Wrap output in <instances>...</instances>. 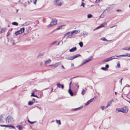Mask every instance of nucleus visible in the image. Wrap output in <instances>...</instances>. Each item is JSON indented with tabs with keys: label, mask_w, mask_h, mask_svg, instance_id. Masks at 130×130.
Segmentation results:
<instances>
[{
	"label": "nucleus",
	"mask_w": 130,
	"mask_h": 130,
	"mask_svg": "<svg viewBox=\"0 0 130 130\" xmlns=\"http://www.w3.org/2000/svg\"><path fill=\"white\" fill-rule=\"evenodd\" d=\"M117 110H118V112H122L124 113H127L128 111V107L126 106H125L122 108H117Z\"/></svg>",
	"instance_id": "obj_1"
},
{
	"label": "nucleus",
	"mask_w": 130,
	"mask_h": 130,
	"mask_svg": "<svg viewBox=\"0 0 130 130\" xmlns=\"http://www.w3.org/2000/svg\"><path fill=\"white\" fill-rule=\"evenodd\" d=\"M57 19H53L50 24L47 27H51L56 25L57 24Z\"/></svg>",
	"instance_id": "obj_2"
},
{
	"label": "nucleus",
	"mask_w": 130,
	"mask_h": 130,
	"mask_svg": "<svg viewBox=\"0 0 130 130\" xmlns=\"http://www.w3.org/2000/svg\"><path fill=\"white\" fill-rule=\"evenodd\" d=\"M80 56H81V55L80 54H78L75 55L71 56L66 58V59L68 60H72L74 59L75 58L78 57Z\"/></svg>",
	"instance_id": "obj_3"
},
{
	"label": "nucleus",
	"mask_w": 130,
	"mask_h": 130,
	"mask_svg": "<svg viewBox=\"0 0 130 130\" xmlns=\"http://www.w3.org/2000/svg\"><path fill=\"white\" fill-rule=\"evenodd\" d=\"M5 119L6 123H8L13 122L14 121L13 118L9 115L6 117Z\"/></svg>",
	"instance_id": "obj_4"
},
{
	"label": "nucleus",
	"mask_w": 130,
	"mask_h": 130,
	"mask_svg": "<svg viewBox=\"0 0 130 130\" xmlns=\"http://www.w3.org/2000/svg\"><path fill=\"white\" fill-rule=\"evenodd\" d=\"M54 4L56 6H60L62 4L61 0H55L54 2Z\"/></svg>",
	"instance_id": "obj_5"
},
{
	"label": "nucleus",
	"mask_w": 130,
	"mask_h": 130,
	"mask_svg": "<svg viewBox=\"0 0 130 130\" xmlns=\"http://www.w3.org/2000/svg\"><path fill=\"white\" fill-rule=\"evenodd\" d=\"M112 9V8L111 7H108L105 10L103 13L100 16V17L101 18H103L104 16V14H103V13L105 12V11L106 10H108V11H109V10L110 9Z\"/></svg>",
	"instance_id": "obj_6"
},
{
	"label": "nucleus",
	"mask_w": 130,
	"mask_h": 130,
	"mask_svg": "<svg viewBox=\"0 0 130 130\" xmlns=\"http://www.w3.org/2000/svg\"><path fill=\"white\" fill-rule=\"evenodd\" d=\"M73 35L72 31H69L65 34L63 37V38L65 37L66 36H68L70 38H71V37H69V36H71Z\"/></svg>",
	"instance_id": "obj_7"
},
{
	"label": "nucleus",
	"mask_w": 130,
	"mask_h": 130,
	"mask_svg": "<svg viewBox=\"0 0 130 130\" xmlns=\"http://www.w3.org/2000/svg\"><path fill=\"white\" fill-rule=\"evenodd\" d=\"M60 64V63L59 62L57 63H55L53 64H51L49 66H51L52 67H54L55 68V67H58Z\"/></svg>",
	"instance_id": "obj_8"
},
{
	"label": "nucleus",
	"mask_w": 130,
	"mask_h": 130,
	"mask_svg": "<svg viewBox=\"0 0 130 130\" xmlns=\"http://www.w3.org/2000/svg\"><path fill=\"white\" fill-rule=\"evenodd\" d=\"M57 86L59 88H61L63 89L64 88V86L63 84L61 85L59 83H57L56 84Z\"/></svg>",
	"instance_id": "obj_9"
},
{
	"label": "nucleus",
	"mask_w": 130,
	"mask_h": 130,
	"mask_svg": "<svg viewBox=\"0 0 130 130\" xmlns=\"http://www.w3.org/2000/svg\"><path fill=\"white\" fill-rule=\"evenodd\" d=\"M113 101V99H112L110 101L108 102L107 104V106L105 107V108H106L109 106H110L111 104L112 103Z\"/></svg>",
	"instance_id": "obj_10"
},
{
	"label": "nucleus",
	"mask_w": 130,
	"mask_h": 130,
	"mask_svg": "<svg viewBox=\"0 0 130 130\" xmlns=\"http://www.w3.org/2000/svg\"><path fill=\"white\" fill-rule=\"evenodd\" d=\"M94 100V98L88 101L85 104V106H87L90 103L92 102L93 100Z\"/></svg>",
	"instance_id": "obj_11"
},
{
	"label": "nucleus",
	"mask_w": 130,
	"mask_h": 130,
	"mask_svg": "<svg viewBox=\"0 0 130 130\" xmlns=\"http://www.w3.org/2000/svg\"><path fill=\"white\" fill-rule=\"evenodd\" d=\"M77 49V47H73L69 50L70 52H73L76 51Z\"/></svg>",
	"instance_id": "obj_12"
},
{
	"label": "nucleus",
	"mask_w": 130,
	"mask_h": 130,
	"mask_svg": "<svg viewBox=\"0 0 130 130\" xmlns=\"http://www.w3.org/2000/svg\"><path fill=\"white\" fill-rule=\"evenodd\" d=\"M68 92L71 96H73V92L71 90L70 88H69L68 91Z\"/></svg>",
	"instance_id": "obj_13"
},
{
	"label": "nucleus",
	"mask_w": 130,
	"mask_h": 130,
	"mask_svg": "<svg viewBox=\"0 0 130 130\" xmlns=\"http://www.w3.org/2000/svg\"><path fill=\"white\" fill-rule=\"evenodd\" d=\"M25 28L24 27H23L22 28H21L20 30H19L20 31V33L21 34L23 32H24Z\"/></svg>",
	"instance_id": "obj_14"
},
{
	"label": "nucleus",
	"mask_w": 130,
	"mask_h": 130,
	"mask_svg": "<svg viewBox=\"0 0 130 130\" xmlns=\"http://www.w3.org/2000/svg\"><path fill=\"white\" fill-rule=\"evenodd\" d=\"M83 106L80 107H79L77 108H75V109H72V110L73 111H76V110H79L80 109H81L82 108H83Z\"/></svg>",
	"instance_id": "obj_15"
},
{
	"label": "nucleus",
	"mask_w": 130,
	"mask_h": 130,
	"mask_svg": "<svg viewBox=\"0 0 130 130\" xmlns=\"http://www.w3.org/2000/svg\"><path fill=\"white\" fill-rule=\"evenodd\" d=\"M16 127L18 128L19 130H22L23 129L22 126L20 125H18L16 126Z\"/></svg>",
	"instance_id": "obj_16"
},
{
	"label": "nucleus",
	"mask_w": 130,
	"mask_h": 130,
	"mask_svg": "<svg viewBox=\"0 0 130 130\" xmlns=\"http://www.w3.org/2000/svg\"><path fill=\"white\" fill-rule=\"evenodd\" d=\"M34 102L33 101H29L28 103V105H29L31 106L33 104Z\"/></svg>",
	"instance_id": "obj_17"
},
{
	"label": "nucleus",
	"mask_w": 130,
	"mask_h": 130,
	"mask_svg": "<svg viewBox=\"0 0 130 130\" xmlns=\"http://www.w3.org/2000/svg\"><path fill=\"white\" fill-rule=\"evenodd\" d=\"M72 34H73V33H75L76 34L79 33V31L77 30L76 31V30H74L72 31Z\"/></svg>",
	"instance_id": "obj_18"
},
{
	"label": "nucleus",
	"mask_w": 130,
	"mask_h": 130,
	"mask_svg": "<svg viewBox=\"0 0 130 130\" xmlns=\"http://www.w3.org/2000/svg\"><path fill=\"white\" fill-rule=\"evenodd\" d=\"M105 25H106V23H105L101 24L100 26V27L101 28L104 27Z\"/></svg>",
	"instance_id": "obj_19"
},
{
	"label": "nucleus",
	"mask_w": 130,
	"mask_h": 130,
	"mask_svg": "<svg viewBox=\"0 0 130 130\" xmlns=\"http://www.w3.org/2000/svg\"><path fill=\"white\" fill-rule=\"evenodd\" d=\"M92 57H93V56H91L90 57H89L88 58V59H87L86 60H87V61L88 62H89V61H90L92 60Z\"/></svg>",
	"instance_id": "obj_20"
},
{
	"label": "nucleus",
	"mask_w": 130,
	"mask_h": 130,
	"mask_svg": "<svg viewBox=\"0 0 130 130\" xmlns=\"http://www.w3.org/2000/svg\"><path fill=\"white\" fill-rule=\"evenodd\" d=\"M51 61V60L50 59H48V60H46L45 62V64H47L49 63Z\"/></svg>",
	"instance_id": "obj_21"
},
{
	"label": "nucleus",
	"mask_w": 130,
	"mask_h": 130,
	"mask_svg": "<svg viewBox=\"0 0 130 130\" xmlns=\"http://www.w3.org/2000/svg\"><path fill=\"white\" fill-rule=\"evenodd\" d=\"M30 96H34V97H36L38 98H39L37 95L34 94V93L33 92H32L31 93V95Z\"/></svg>",
	"instance_id": "obj_22"
},
{
	"label": "nucleus",
	"mask_w": 130,
	"mask_h": 130,
	"mask_svg": "<svg viewBox=\"0 0 130 130\" xmlns=\"http://www.w3.org/2000/svg\"><path fill=\"white\" fill-rule=\"evenodd\" d=\"M12 24L13 25L15 26H18V23L16 22H13L12 23Z\"/></svg>",
	"instance_id": "obj_23"
},
{
	"label": "nucleus",
	"mask_w": 130,
	"mask_h": 130,
	"mask_svg": "<svg viewBox=\"0 0 130 130\" xmlns=\"http://www.w3.org/2000/svg\"><path fill=\"white\" fill-rule=\"evenodd\" d=\"M88 62L86 60H85V61L82 62V63L81 64L80 66L83 65Z\"/></svg>",
	"instance_id": "obj_24"
},
{
	"label": "nucleus",
	"mask_w": 130,
	"mask_h": 130,
	"mask_svg": "<svg viewBox=\"0 0 130 130\" xmlns=\"http://www.w3.org/2000/svg\"><path fill=\"white\" fill-rule=\"evenodd\" d=\"M88 62L86 60H85V61L82 62V63L81 64L80 66L83 65Z\"/></svg>",
	"instance_id": "obj_25"
},
{
	"label": "nucleus",
	"mask_w": 130,
	"mask_h": 130,
	"mask_svg": "<svg viewBox=\"0 0 130 130\" xmlns=\"http://www.w3.org/2000/svg\"><path fill=\"white\" fill-rule=\"evenodd\" d=\"M21 34V33H20V31H19V30L15 32L14 33V34L16 35H18Z\"/></svg>",
	"instance_id": "obj_26"
},
{
	"label": "nucleus",
	"mask_w": 130,
	"mask_h": 130,
	"mask_svg": "<svg viewBox=\"0 0 130 130\" xmlns=\"http://www.w3.org/2000/svg\"><path fill=\"white\" fill-rule=\"evenodd\" d=\"M79 45L80 46V47H82L83 46V43L82 42H80L79 43Z\"/></svg>",
	"instance_id": "obj_27"
},
{
	"label": "nucleus",
	"mask_w": 130,
	"mask_h": 130,
	"mask_svg": "<svg viewBox=\"0 0 130 130\" xmlns=\"http://www.w3.org/2000/svg\"><path fill=\"white\" fill-rule=\"evenodd\" d=\"M30 24V22H26V23H24V26H27L28 25H29Z\"/></svg>",
	"instance_id": "obj_28"
},
{
	"label": "nucleus",
	"mask_w": 130,
	"mask_h": 130,
	"mask_svg": "<svg viewBox=\"0 0 130 130\" xmlns=\"http://www.w3.org/2000/svg\"><path fill=\"white\" fill-rule=\"evenodd\" d=\"M9 128H10V129H11V128H13V129H15V127L13 126V125H9Z\"/></svg>",
	"instance_id": "obj_29"
},
{
	"label": "nucleus",
	"mask_w": 130,
	"mask_h": 130,
	"mask_svg": "<svg viewBox=\"0 0 130 130\" xmlns=\"http://www.w3.org/2000/svg\"><path fill=\"white\" fill-rule=\"evenodd\" d=\"M92 15L91 14H89L87 15V17L88 18H92Z\"/></svg>",
	"instance_id": "obj_30"
},
{
	"label": "nucleus",
	"mask_w": 130,
	"mask_h": 130,
	"mask_svg": "<svg viewBox=\"0 0 130 130\" xmlns=\"http://www.w3.org/2000/svg\"><path fill=\"white\" fill-rule=\"evenodd\" d=\"M113 59H117L118 58V56L115 55L112 56Z\"/></svg>",
	"instance_id": "obj_31"
},
{
	"label": "nucleus",
	"mask_w": 130,
	"mask_h": 130,
	"mask_svg": "<svg viewBox=\"0 0 130 130\" xmlns=\"http://www.w3.org/2000/svg\"><path fill=\"white\" fill-rule=\"evenodd\" d=\"M101 69L104 71H107L108 70V69H106V68L104 67H102L101 68Z\"/></svg>",
	"instance_id": "obj_32"
},
{
	"label": "nucleus",
	"mask_w": 130,
	"mask_h": 130,
	"mask_svg": "<svg viewBox=\"0 0 130 130\" xmlns=\"http://www.w3.org/2000/svg\"><path fill=\"white\" fill-rule=\"evenodd\" d=\"M109 61L108 58H107L106 59H105L103 61V62H105Z\"/></svg>",
	"instance_id": "obj_33"
},
{
	"label": "nucleus",
	"mask_w": 130,
	"mask_h": 130,
	"mask_svg": "<svg viewBox=\"0 0 130 130\" xmlns=\"http://www.w3.org/2000/svg\"><path fill=\"white\" fill-rule=\"evenodd\" d=\"M63 26V25H61V26H58L55 30H57L60 29Z\"/></svg>",
	"instance_id": "obj_34"
},
{
	"label": "nucleus",
	"mask_w": 130,
	"mask_h": 130,
	"mask_svg": "<svg viewBox=\"0 0 130 130\" xmlns=\"http://www.w3.org/2000/svg\"><path fill=\"white\" fill-rule=\"evenodd\" d=\"M124 57H126V56H128L130 57V54H129L128 53H125V54H124Z\"/></svg>",
	"instance_id": "obj_35"
},
{
	"label": "nucleus",
	"mask_w": 130,
	"mask_h": 130,
	"mask_svg": "<svg viewBox=\"0 0 130 130\" xmlns=\"http://www.w3.org/2000/svg\"><path fill=\"white\" fill-rule=\"evenodd\" d=\"M56 121L57 123H59V125H60L61 124V122H60V120H56Z\"/></svg>",
	"instance_id": "obj_36"
},
{
	"label": "nucleus",
	"mask_w": 130,
	"mask_h": 130,
	"mask_svg": "<svg viewBox=\"0 0 130 130\" xmlns=\"http://www.w3.org/2000/svg\"><path fill=\"white\" fill-rule=\"evenodd\" d=\"M0 126L2 127H9V125H1Z\"/></svg>",
	"instance_id": "obj_37"
},
{
	"label": "nucleus",
	"mask_w": 130,
	"mask_h": 130,
	"mask_svg": "<svg viewBox=\"0 0 130 130\" xmlns=\"http://www.w3.org/2000/svg\"><path fill=\"white\" fill-rule=\"evenodd\" d=\"M86 91L85 90H83L82 91L81 94L82 95H83L85 93Z\"/></svg>",
	"instance_id": "obj_38"
},
{
	"label": "nucleus",
	"mask_w": 130,
	"mask_h": 130,
	"mask_svg": "<svg viewBox=\"0 0 130 130\" xmlns=\"http://www.w3.org/2000/svg\"><path fill=\"white\" fill-rule=\"evenodd\" d=\"M1 29L3 31V32H4L5 31L6 29L5 28H1Z\"/></svg>",
	"instance_id": "obj_39"
},
{
	"label": "nucleus",
	"mask_w": 130,
	"mask_h": 130,
	"mask_svg": "<svg viewBox=\"0 0 130 130\" xmlns=\"http://www.w3.org/2000/svg\"><path fill=\"white\" fill-rule=\"evenodd\" d=\"M101 40H102L103 41H107V40L105 38H103L101 39Z\"/></svg>",
	"instance_id": "obj_40"
},
{
	"label": "nucleus",
	"mask_w": 130,
	"mask_h": 130,
	"mask_svg": "<svg viewBox=\"0 0 130 130\" xmlns=\"http://www.w3.org/2000/svg\"><path fill=\"white\" fill-rule=\"evenodd\" d=\"M85 4L83 2H82L80 6H82L83 7H85Z\"/></svg>",
	"instance_id": "obj_41"
},
{
	"label": "nucleus",
	"mask_w": 130,
	"mask_h": 130,
	"mask_svg": "<svg viewBox=\"0 0 130 130\" xmlns=\"http://www.w3.org/2000/svg\"><path fill=\"white\" fill-rule=\"evenodd\" d=\"M43 54H44L43 53H40L39 54V55L38 56V57L39 56H43Z\"/></svg>",
	"instance_id": "obj_42"
},
{
	"label": "nucleus",
	"mask_w": 130,
	"mask_h": 130,
	"mask_svg": "<svg viewBox=\"0 0 130 130\" xmlns=\"http://www.w3.org/2000/svg\"><path fill=\"white\" fill-rule=\"evenodd\" d=\"M75 85L76 87H77V89H78L79 88V85H78V83H75Z\"/></svg>",
	"instance_id": "obj_43"
},
{
	"label": "nucleus",
	"mask_w": 130,
	"mask_h": 130,
	"mask_svg": "<svg viewBox=\"0 0 130 130\" xmlns=\"http://www.w3.org/2000/svg\"><path fill=\"white\" fill-rule=\"evenodd\" d=\"M57 42V41H54V42L52 43H51V45H54L55 44V43H56Z\"/></svg>",
	"instance_id": "obj_44"
},
{
	"label": "nucleus",
	"mask_w": 130,
	"mask_h": 130,
	"mask_svg": "<svg viewBox=\"0 0 130 130\" xmlns=\"http://www.w3.org/2000/svg\"><path fill=\"white\" fill-rule=\"evenodd\" d=\"M108 58L109 60V61H110L111 60L113 59V58L112 57V56L111 57H110L109 58Z\"/></svg>",
	"instance_id": "obj_45"
},
{
	"label": "nucleus",
	"mask_w": 130,
	"mask_h": 130,
	"mask_svg": "<svg viewBox=\"0 0 130 130\" xmlns=\"http://www.w3.org/2000/svg\"><path fill=\"white\" fill-rule=\"evenodd\" d=\"M124 54L122 55H118V57H124Z\"/></svg>",
	"instance_id": "obj_46"
},
{
	"label": "nucleus",
	"mask_w": 130,
	"mask_h": 130,
	"mask_svg": "<svg viewBox=\"0 0 130 130\" xmlns=\"http://www.w3.org/2000/svg\"><path fill=\"white\" fill-rule=\"evenodd\" d=\"M3 118V117L2 115H0V120L1 121V119L2 118Z\"/></svg>",
	"instance_id": "obj_47"
},
{
	"label": "nucleus",
	"mask_w": 130,
	"mask_h": 130,
	"mask_svg": "<svg viewBox=\"0 0 130 130\" xmlns=\"http://www.w3.org/2000/svg\"><path fill=\"white\" fill-rule=\"evenodd\" d=\"M106 69H107V68H108L109 67V65L108 64H107L105 65V67Z\"/></svg>",
	"instance_id": "obj_48"
},
{
	"label": "nucleus",
	"mask_w": 130,
	"mask_h": 130,
	"mask_svg": "<svg viewBox=\"0 0 130 130\" xmlns=\"http://www.w3.org/2000/svg\"><path fill=\"white\" fill-rule=\"evenodd\" d=\"M100 108L102 109L103 110L105 109V107L104 106H102Z\"/></svg>",
	"instance_id": "obj_49"
},
{
	"label": "nucleus",
	"mask_w": 130,
	"mask_h": 130,
	"mask_svg": "<svg viewBox=\"0 0 130 130\" xmlns=\"http://www.w3.org/2000/svg\"><path fill=\"white\" fill-rule=\"evenodd\" d=\"M36 122V121H34V122H31V121L30 122V123L31 124H33L34 123H35Z\"/></svg>",
	"instance_id": "obj_50"
},
{
	"label": "nucleus",
	"mask_w": 130,
	"mask_h": 130,
	"mask_svg": "<svg viewBox=\"0 0 130 130\" xmlns=\"http://www.w3.org/2000/svg\"><path fill=\"white\" fill-rule=\"evenodd\" d=\"M101 28L100 27V26H99L97 28H95V29H94V30H95L97 29H98L99 28Z\"/></svg>",
	"instance_id": "obj_51"
},
{
	"label": "nucleus",
	"mask_w": 130,
	"mask_h": 130,
	"mask_svg": "<svg viewBox=\"0 0 130 130\" xmlns=\"http://www.w3.org/2000/svg\"><path fill=\"white\" fill-rule=\"evenodd\" d=\"M117 66L118 68H119L120 67V65L119 63L118 64Z\"/></svg>",
	"instance_id": "obj_52"
},
{
	"label": "nucleus",
	"mask_w": 130,
	"mask_h": 130,
	"mask_svg": "<svg viewBox=\"0 0 130 130\" xmlns=\"http://www.w3.org/2000/svg\"><path fill=\"white\" fill-rule=\"evenodd\" d=\"M10 35V33L9 32H8L7 34V36L8 37V36Z\"/></svg>",
	"instance_id": "obj_53"
},
{
	"label": "nucleus",
	"mask_w": 130,
	"mask_h": 130,
	"mask_svg": "<svg viewBox=\"0 0 130 130\" xmlns=\"http://www.w3.org/2000/svg\"><path fill=\"white\" fill-rule=\"evenodd\" d=\"M128 47H125V48H123L122 49L123 50H127V48Z\"/></svg>",
	"instance_id": "obj_54"
},
{
	"label": "nucleus",
	"mask_w": 130,
	"mask_h": 130,
	"mask_svg": "<svg viewBox=\"0 0 130 130\" xmlns=\"http://www.w3.org/2000/svg\"><path fill=\"white\" fill-rule=\"evenodd\" d=\"M123 79V78H122L120 80V82L121 83V84H122V80Z\"/></svg>",
	"instance_id": "obj_55"
},
{
	"label": "nucleus",
	"mask_w": 130,
	"mask_h": 130,
	"mask_svg": "<svg viewBox=\"0 0 130 130\" xmlns=\"http://www.w3.org/2000/svg\"><path fill=\"white\" fill-rule=\"evenodd\" d=\"M71 83H72V82L71 81L70 83V84H69V88H70V87H71Z\"/></svg>",
	"instance_id": "obj_56"
},
{
	"label": "nucleus",
	"mask_w": 130,
	"mask_h": 130,
	"mask_svg": "<svg viewBox=\"0 0 130 130\" xmlns=\"http://www.w3.org/2000/svg\"><path fill=\"white\" fill-rule=\"evenodd\" d=\"M32 101H33V102H34V103L35 102V100L34 99V98H33L32 99Z\"/></svg>",
	"instance_id": "obj_57"
},
{
	"label": "nucleus",
	"mask_w": 130,
	"mask_h": 130,
	"mask_svg": "<svg viewBox=\"0 0 130 130\" xmlns=\"http://www.w3.org/2000/svg\"><path fill=\"white\" fill-rule=\"evenodd\" d=\"M78 77V76H77L76 77H73L72 78H71V80L72 79L76 78L77 77Z\"/></svg>",
	"instance_id": "obj_58"
},
{
	"label": "nucleus",
	"mask_w": 130,
	"mask_h": 130,
	"mask_svg": "<svg viewBox=\"0 0 130 130\" xmlns=\"http://www.w3.org/2000/svg\"><path fill=\"white\" fill-rule=\"evenodd\" d=\"M81 35L82 36H84L85 35V34L84 33H82L81 34Z\"/></svg>",
	"instance_id": "obj_59"
},
{
	"label": "nucleus",
	"mask_w": 130,
	"mask_h": 130,
	"mask_svg": "<svg viewBox=\"0 0 130 130\" xmlns=\"http://www.w3.org/2000/svg\"><path fill=\"white\" fill-rule=\"evenodd\" d=\"M36 1H34V4H35L36 3Z\"/></svg>",
	"instance_id": "obj_60"
},
{
	"label": "nucleus",
	"mask_w": 130,
	"mask_h": 130,
	"mask_svg": "<svg viewBox=\"0 0 130 130\" xmlns=\"http://www.w3.org/2000/svg\"><path fill=\"white\" fill-rule=\"evenodd\" d=\"M61 67H62V68H63V69H65V68H64V67L63 66V65H62L61 66Z\"/></svg>",
	"instance_id": "obj_61"
},
{
	"label": "nucleus",
	"mask_w": 130,
	"mask_h": 130,
	"mask_svg": "<svg viewBox=\"0 0 130 130\" xmlns=\"http://www.w3.org/2000/svg\"><path fill=\"white\" fill-rule=\"evenodd\" d=\"M117 11L118 12H119V11H121V10H120V9H117Z\"/></svg>",
	"instance_id": "obj_62"
},
{
	"label": "nucleus",
	"mask_w": 130,
	"mask_h": 130,
	"mask_svg": "<svg viewBox=\"0 0 130 130\" xmlns=\"http://www.w3.org/2000/svg\"><path fill=\"white\" fill-rule=\"evenodd\" d=\"M74 66V64L73 63H72L71 64V67H73Z\"/></svg>",
	"instance_id": "obj_63"
},
{
	"label": "nucleus",
	"mask_w": 130,
	"mask_h": 130,
	"mask_svg": "<svg viewBox=\"0 0 130 130\" xmlns=\"http://www.w3.org/2000/svg\"><path fill=\"white\" fill-rule=\"evenodd\" d=\"M100 0H96V2H99Z\"/></svg>",
	"instance_id": "obj_64"
}]
</instances>
